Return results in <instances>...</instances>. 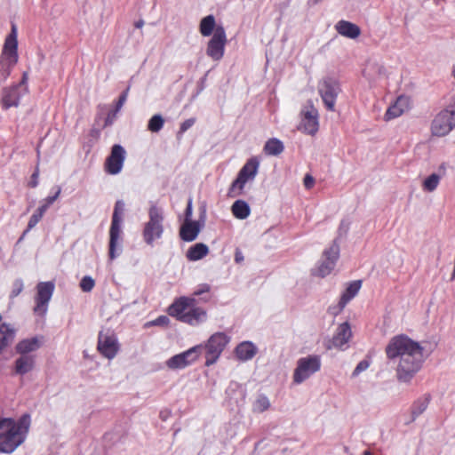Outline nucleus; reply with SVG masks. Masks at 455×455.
Segmentation results:
<instances>
[{
    "label": "nucleus",
    "mask_w": 455,
    "mask_h": 455,
    "mask_svg": "<svg viewBox=\"0 0 455 455\" xmlns=\"http://www.w3.org/2000/svg\"><path fill=\"white\" fill-rule=\"evenodd\" d=\"M424 348L406 335L393 337L386 347L389 360L399 359L396 369L397 379L408 383L421 369L424 362Z\"/></svg>",
    "instance_id": "1"
},
{
    "label": "nucleus",
    "mask_w": 455,
    "mask_h": 455,
    "mask_svg": "<svg viewBox=\"0 0 455 455\" xmlns=\"http://www.w3.org/2000/svg\"><path fill=\"white\" fill-rule=\"evenodd\" d=\"M196 299L188 297H180L173 301L168 308V314L177 320L196 326L207 320L206 311L195 306Z\"/></svg>",
    "instance_id": "2"
},
{
    "label": "nucleus",
    "mask_w": 455,
    "mask_h": 455,
    "mask_svg": "<svg viewBox=\"0 0 455 455\" xmlns=\"http://www.w3.org/2000/svg\"><path fill=\"white\" fill-rule=\"evenodd\" d=\"M30 427V416L22 415L17 421H13V427L0 440V452L12 453L26 440Z\"/></svg>",
    "instance_id": "3"
},
{
    "label": "nucleus",
    "mask_w": 455,
    "mask_h": 455,
    "mask_svg": "<svg viewBox=\"0 0 455 455\" xmlns=\"http://www.w3.org/2000/svg\"><path fill=\"white\" fill-rule=\"evenodd\" d=\"M164 220L163 210L156 205L150 206L148 220L142 230L143 240L148 245L153 246L155 241L162 238L164 232Z\"/></svg>",
    "instance_id": "4"
},
{
    "label": "nucleus",
    "mask_w": 455,
    "mask_h": 455,
    "mask_svg": "<svg viewBox=\"0 0 455 455\" xmlns=\"http://www.w3.org/2000/svg\"><path fill=\"white\" fill-rule=\"evenodd\" d=\"M259 167V160L256 156H252L246 161L240 169L237 177L233 180L228 195L230 196H237L243 194L245 184L253 181L256 178Z\"/></svg>",
    "instance_id": "5"
},
{
    "label": "nucleus",
    "mask_w": 455,
    "mask_h": 455,
    "mask_svg": "<svg viewBox=\"0 0 455 455\" xmlns=\"http://www.w3.org/2000/svg\"><path fill=\"white\" fill-rule=\"evenodd\" d=\"M321 366L322 359L319 355H309L299 358L293 371V382L297 385L303 383L319 371Z\"/></svg>",
    "instance_id": "6"
},
{
    "label": "nucleus",
    "mask_w": 455,
    "mask_h": 455,
    "mask_svg": "<svg viewBox=\"0 0 455 455\" xmlns=\"http://www.w3.org/2000/svg\"><path fill=\"white\" fill-rule=\"evenodd\" d=\"M455 127V103L440 111L431 124L432 135L443 137L449 134Z\"/></svg>",
    "instance_id": "7"
},
{
    "label": "nucleus",
    "mask_w": 455,
    "mask_h": 455,
    "mask_svg": "<svg viewBox=\"0 0 455 455\" xmlns=\"http://www.w3.org/2000/svg\"><path fill=\"white\" fill-rule=\"evenodd\" d=\"M339 253V244L337 243V239H334L332 243L323 251L322 259L316 267L313 269V275L319 277L329 275L336 266Z\"/></svg>",
    "instance_id": "8"
},
{
    "label": "nucleus",
    "mask_w": 455,
    "mask_h": 455,
    "mask_svg": "<svg viewBox=\"0 0 455 455\" xmlns=\"http://www.w3.org/2000/svg\"><path fill=\"white\" fill-rule=\"evenodd\" d=\"M230 341V337L224 332L212 334L204 347L205 350V365L214 364Z\"/></svg>",
    "instance_id": "9"
},
{
    "label": "nucleus",
    "mask_w": 455,
    "mask_h": 455,
    "mask_svg": "<svg viewBox=\"0 0 455 455\" xmlns=\"http://www.w3.org/2000/svg\"><path fill=\"white\" fill-rule=\"evenodd\" d=\"M318 92L326 108L333 111L337 97L340 92L338 80L331 76L324 77L318 84Z\"/></svg>",
    "instance_id": "10"
},
{
    "label": "nucleus",
    "mask_w": 455,
    "mask_h": 455,
    "mask_svg": "<svg viewBox=\"0 0 455 455\" xmlns=\"http://www.w3.org/2000/svg\"><path fill=\"white\" fill-rule=\"evenodd\" d=\"M97 349L106 358L113 359L119 351L118 339L116 333L110 330H102L98 336Z\"/></svg>",
    "instance_id": "11"
},
{
    "label": "nucleus",
    "mask_w": 455,
    "mask_h": 455,
    "mask_svg": "<svg viewBox=\"0 0 455 455\" xmlns=\"http://www.w3.org/2000/svg\"><path fill=\"white\" fill-rule=\"evenodd\" d=\"M227 35L222 26H217L206 47V55L214 61H220L225 53Z\"/></svg>",
    "instance_id": "12"
},
{
    "label": "nucleus",
    "mask_w": 455,
    "mask_h": 455,
    "mask_svg": "<svg viewBox=\"0 0 455 455\" xmlns=\"http://www.w3.org/2000/svg\"><path fill=\"white\" fill-rule=\"evenodd\" d=\"M27 74L24 73L20 83L3 89L2 105L4 108L8 109L12 107H17L20 104L21 96L27 92Z\"/></svg>",
    "instance_id": "13"
},
{
    "label": "nucleus",
    "mask_w": 455,
    "mask_h": 455,
    "mask_svg": "<svg viewBox=\"0 0 455 455\" xmlns=\"http://www.w3.org/2000/svg\"><path fill=\"white\" fill-rule=\"evenodd\" d=\"M54 283L52 282H40L36 285V295L35 298L36 306L35 314L44 315L48 310V304L54 291Z\"/></svg>",
    "instance_id": "14"
},
{
    "label": "nucleus",
    "mask_w": 455,
    "mask_h": 455,
    "mask_svg": "<svg viewBox=\"0 0 455 455\" xmlns=\"http://www.w3.org/2000/svg\"><path fill=\"white\" fill-rule=\"evenodd\" d=\"M125 158L126 151L124 148L120 144L113 145L105 162V172L110 175H117L124 167Z\"/></svg>",
    "instance_id": "15"
},
{
    "label": "nucleus",
    "mask_w": 455,
    "mask_h": 455,
    "mask_svg": "<svg viewBox=\"0 0 455 455\" xmlns=\"http://www.w3.org/2000/svg\"><path fill=\"white\" fill-rule=\"evenodd\" d=\"M301 115L302 119L299 130L307 134H315L319 128L317 109L310 103L303 108Z\"/></svg>",
    "instance_id": "16"
},
{
    "label": "nucleus",
    "mask_w": 455,
    "mask_h": 455,
    "mask_svg": "<svg viewBox=\"0 0 455 455\" xmlns=\"http://www.w3.org/2000/svg\"><path fill=\"white\" fill-rule=\"evenodd\" d=\"M352 337V331L350 324L347 322L340 323L333 337L325 343V347L328 350L337 348L339 350H345L347 344Z\"/></svg>",
    "instance_id": "17"
},
{
    "label": "nucleus",
    "mask_w": 455,
    "mask_h": 455,
    "mask_svg": "<svg viewBox=\"0 0 455 455\" xmlns=\"http://www.w3.org/2000/svg\"><path fill=\"white\" fill-rule=\"evenodd\" d=\"M122 228L110 226L109 228V243L108 257L110 260H114L119 257L123 251V237Z\"/></svg>",
    "instance_id": "18"
},
{
    "label": "nucleus",
    "mask_w": 455,
    "mask_h": 455,
    "mask_svg": "<svg viewBox=\"0 0 455 455\" xmlns=\"http://www.w3.org/2000/svg\"><path fill=\"white\" fill-rule=\"evenodd\" d=\"M43 336L24 339L17 343L15 350L18 355H33L32 353L37 351L43 346Z\"/></svg>",
    "instance_id": "19"
},
{
    "label": "nucleus",
    "mask_w": 455,
    "mask_h": 455,
    "mask_svg": "<svg viewBox=\"0 0 455 455\" xmlns=\"http://www.w3.org/2000/svg\"><path fill=\"white\" fill-rule=\"evenodd\" d=\"M36 365V355H22L15 359L12 366V374L24 376L32 371Z\"/></svg>",
    "instance_id": "20"
},
{
    "label": "nucleus",
    "mask_w": 455,
    "mask_h": 455,
    "mask_svg": "<svg viewBox=\"0 0 455 455\" xmlns=\"http://www.w3.org/2000/svg\"><path fill=\"white\" fill-rule=\"evenodd\" d=\"M203 226L204 223L200 224V220L183 221L180 228V239L184 242L195 241L197 238Z\"/></svg>",
    "instance_id": "21"
},
{
    "label": "nucleus",
    "mask_w": 455,
    "mask_h": 455,
    "mask_svg": "<svg viewBox=\"0 0 455 455\" xmlns=\"http://www.w3.org/2000/svg\"><path fill=\"white\" fill-rule=\"evenodd\" d=\"M17 50V28L14 24H12L11 33L6 37L4 44V53L8 56L12 65H14L18 61Z\"/></svg>",
    "instance_id": "22"
},
{
    "label": "nucleus",
    "mask_w": 455,
    "mask_h": 455,
    "mask_svg": "<svg viewBox=\"0 0 455 455\" xmlns=\"http://www.w3.org/2000/svg\"><path fill=\"white\" fill-rule=\"evenodd\" d=\"M409 106L410 99L404 95L399 96L395 102L387 108L385 118L390 120L400 116L409 109Z\"/></svg>",
    "instance_id": "23"
},
{
    "label": "nucleus",
    "mask_w": 455,
    "mask_h": 455,
    "mask_svg": "<svg viewBox=\"0 0 455 455\" xmlns=\"http://www.w3.org/2000/svg\"><path fill=\"white\" fill-rule=\"evenodd\" d=\"M225 393L227 398L236 405L242 403L246 396V391L244 387L236 381H231L228 384Z\"/></svg>",
    "instance_id": "24"
},
{
    "label": "nucleus",
    "mask_w": 455,
    "mask_h": 455,
    "mask_svg": "<svg viewBox=\"0 0 455 455\" xmlns=\"http://www.w3.org/2000/svg\"><path fill=\"white\" fill-rule=\"evenodd\" d=\"M335 28L340 36L350 39H355L361 34L359 26L344 20L338 21L335 25Z\"/></svg>",
    "instance_id": "25"
},
{
    "label": "nucleus",
    "mask_w": 455,
    "mask_h": 455,
    "mask_svg": "<svg viewBox=\"0 0 455 455\" xmlns=\"http://www.w3.org/2000/svg\"><path fill=\"white\" fill-rule=\"evenodd\" d=\"M257 351V347L251 341H243L236 346L235 354L240 361L246 362L252 359Z\"/></svg>",
    "instance_id": "26"
},
{
    "label": "nucleus",
    "mask_w": 455,
    "mask_h": 455,
    "mask_svg": "<svg viewBox=\"0 0 455 455\" xmlns=\"http://www.w3.org/2000/svg\"><path fill=\"white\" fill-rule=\"evenodd\" d=\"M16 331L12 324L4 323L0 325V355L12 343Z\"/></svg>",
    "instance_id": "27"
},
{
    "label": "nucleus",
    "mask_w": 455,
    "mask_h": 455,
    "mask_svg": "<svg viewBox=\"0 0 455 455\" xmlns=\"http://www.w3.org/2000/svg\"><path fill=\"white\" fill-rule=\"evenodd\" d=\"M430 401L431 395L429 394H425L413 402L411 408V419L410 422H413L427 409Z\"/></svg>",
    "instance_id": "28"
},
{
    "label": "nucleus",
    "mask_w": 455,
    "mask_h": 455,
    "mask_svg": "<svg viewBox=\"0 0 455 455\" xmlns=\"http://www.w3.org/2000/svg\"><path fill=\"white\" fill-rule=\"evenodd\" d=\"M362 285L360 280L353 281L342 293L339 299V310H343L347 304L358 293Z\"/></svg>",
    "instance_id": "29"
},
{
    "label": "nucleus",
    "mask_w": 455,
    "mask_h": 455,
    "mask_svg": "<svg viewBox=\"0 0 455 455\" xmlns=\"http://www.w3.org/2000/svg\"><path fill=\"white\" fill-rule=\"evenodd\" d=\"M209 253L208 246L204 243H197L187 251L186 257L189 261H197Z\"/></svg>",
    "instance_id": "30"
},
{
    "label": "nucleus",
    "mask_w": 455,
    "mask_h": 455,
    "mask_svg": "<svg viewBox=\"0 0 455 455\" xmlns=\"http://www.w3.org/2000/svg\"><path fill=\"white\" fill-rule=\"evenodd\" d=\"M284 150V145L282 140L276 138L267 140L264 145L263 151L267 156H277Z\"/></svg>",
    "instance_id": "31"
},
{
    "label": "nucleus",
    "mask_w": 455,
    "mask_h": 455,
    "mask_svg": "<svg viewBox=\"0 0 455 455\" xmlns=\"http://www.w3.org/2000/svg\"><path fill=\"white\" fill-rule=\"evenodd\" d=\"M203 350V345H196L182 353H180L179 355L181 357L182 363L186 367H188L198 359Z\"/></svg>",
    "instance_id": "32"
},
{
    "label": "nucleus",
    "mask_w": 455,
    "mask_h": 455,
    "mask_svg": "<svg viewBox=\"0 0 455 455\" xmlns=\"http://www.w3.org/2000/svg\"><path fill=\"white\" fill-rule=\"evenodd\" d=\"M233 215L238 220H245L251 213L248 203L243 200H236L231 207Z\"/></svg>",
    "instance_id": "33"
},
{
    "label": "nucleus",
    "mask_w": 455,
    "mask_h": 455,
    "mask_svg": "<svg viewBox=\"0 0 455 455\" xmlns=\"http://www.w3.org/2000/svg\"><path fill=\"white\" fill-rule=\"evenodd\" d=\"M216 28L215 17L210 14L201 20L199 31L203 36H209L213 35Z\"/></svg>",
    "instance_id": "34"
},
{
    "label": "nucleus",
    "mask_w": 455,
    "mask_h": 455,
    "mask_svg": "<svg viewBox=\"0 0 455 455\" xmlns=\"http://www.w3.org/2000/svg\"><path fill=\"white\" fill-rule=\"evenodd\" d=\"M124 210H125L124 202L123 200H117L115 204L110 226L122 228L123 215H124Z\"/></svg>",
    "instance_id": "35"
},
{
    "label": "nucleus",
    "mask_w": 455,
    "mask_h": 455,
    "mask_svg": "<svg viewBox=\"0 0 455 455\" xmlns=\"http://www.w3.org/2000/svg\"><path fill=\"white\" fill-rule=\"evenodd\" d=\"M270 407V402L267 395L259 394L253 403L252 410L255 412H263Z\"/></svg>",
    "instance_id": "36"
},
{
    "label": "nucleus",
    "mask_w": 455,
    "mask_h": 455,
    "mask_svg": "<svg viewBox=\"0 0 455 455\" xmlns=\"http://www.w3.org/2000/svg\"><path fill=\"white\" fill-rule=\"evenodd\" d=\"M164 124V119L160 114L154 115L148 123V129L152 132H158Z\"/></svg>",
    "instance_id": "37"
},
{
    "label": "nucleus",
    "mask_w": 455,
    "mask_h": 455,
    "mask_svg": "<svg viewBox=\"0 0 455 455\" xmlns=\"http://www.w3.org/2000/svg\"><path fill=\"white\" fill-rule=\"evenodd\" d=\"M441 177L437 173H432L423 181V189L427 192H433L439 185Z\"/></svg>",
    "instance_id": "38"
},
{
    "label": "nucleus",
    "mask_w": 455,
    "mask_h": 455,
    "mask_svg": "<svg viewBox=\"0 0 455 455\" xmlns=\"http://www.w3.org/2000/svg\"><path fill=\"white\" fill-rule=\"evenodd\" d=\"M61 192L60 187H57L55 192L52 195H49L43 201L37 209H42V212L45 213L47 209L58 199Z\"/></svg>",
    "instance_id": "39"
},
{
    "label": "nucleus",
    "mask_w": 455,
    "mask_h": 455,
    "mask_svg": "<svg viewBox=\"0 0 455 455\" xmlns=\"http://www.w3.org/2000/svg\"><path fill=\"white\" fill-rule=\"evenodd\" d=\"M44 212H42V209H36V211L30 216L28 227L24 231V235H27L33 228H35L37 223L41 220L44 216Z\"/></svg>",
    "instance_id": "40"
},
{
    "label": "nucleus",
    "mask_w": 455,
    "mask_h": 455,
    "mask_svg": "<svg viewBox=\"0 0 455 455\" xmlns=\"http://www.w3.org/2000/svg\"><path fill=\"white\" fill-rule=\"evenodd\" d=\"M165 364L171 370H180L186 368L179 354L170 357L166 361Z\"/></svg>",
    "instance_id": "41"
},
{
    "label": "nucleus",
    "mask_w": 455,
    "mask_h": 455,
    "mask_svg": "<svg viewBox=\"0 0 455 455\" xmlns=\"http://www.w3.org/2000/svg\"><path fill=\"white\" fill-rule=\"evenodd\" d=\"M13 421L14 419L12 418L0 419V440L7 433V431L12 430V427H13Z\"/></svg>",
    "instance_id": "42"
},
{
    "label": "nucleus",
    "mask_w": 455,
    "mask_h": 455,
    "mask_svg": "<svg viewBox=\"0 0 455 455\" xmlns=\"http://www.w3.org/2000/svg\"><path fill=\"white\" fill-rule=\"evenodd\" d=\"M349 228H350V221H348L347 220H342L340 221V224L338 228V235L335 238V239H337V243L339 244V239L345 237L347 235Z\"/></svg>",
    "instance_id": "43"
},
{
    "label": "nucleus",
    "mask_w": 455,
    "mask_h": 455,
    "mask_svg": "<svg viewBox=\"0 0 455 455\" xmlns=\"http://www.w3.org/2000/svg\"><path fill=\"white\" fill-rule=\"evenodd\" d=\"M94 285L95 282L90 275H84L80 282V288L84 292H90Z\"/></svg>",
    "instance_id": "44"
},
{
    "label": "nucleus",
    "mask_w": 455,
    "mask_h": 455,
    "mask_svg": "<svg viewBox=\"0 0 455 455\" xmlns=\"http://www.w3.org/2000/svg\"><path fill=\"white\" fill-rule=\"evenodd\" d=\"M370 364H371V361L368 359H363V360L360 361L357 363V365L355 366V368L354 369V371L352 372V377L355 378V377L359 376L360 373L366 371L370 367Z\"/></svg>",
    "instance_id": "45"
},
{
    "label": "nucleus",
    "mask_w": 455,
    "mask_h": 455,
    "mask_svg": "<svg viewBox=\"0 0 455 455\" xmlns=\"http://www.w3.org/2000/svg\"><path fill=\"white\" fill-rule=\"evenodd\" d=\"M196 123L195 117H190L186 119L184 122L180 124V130L178 132V137L181 136L184 132H186L188 129H190Z\"/></svg>",
    "instance_id": "46"
},
{
    "label": "nucleus",
    "mask_w": 455,
    "mask_h": 455,
    "mask_svg": "<svg viewBox=\"0 0 455 455\" xmlns=\"http://www.w3.org/2000/svg\"><path fill=\"white\" fill-rule=\"evenodd\" d=\"M24 287L23 281L21 279H16L12 283V289L11 291V298H15L22 291Z\"/></svg>",
    "instance_id": "47"
},
{
    "label": "nucleus",
    "mask_w": 455,
    "mask_h": 455,
    "mask_svg": "<svg viewBox=\"0 0 455 455\" xmlns=\"http://www.w3.org/2000/svg\"><path fill=\"white\" fill-rule=\"evenodd\" d=\"M129 89L130 88L128 87L125 91H124L120 94V96H119V98H118V100H117V101L116 103V107H115L116 112H119L120 109L123 108L124 104L126 102L127 97H128Z\"/></svg>",
    "instance_id": "48"
},
{
    "label": "nucleus",
    "mask_w": 455,
    "mask_h": 455,
    "mask_svg": "<svg viewBox=\"0 0 455 455\" xmlns=\"http://www.w3.org/2000/svg\"><path fill=\"white\" fill-rule=\"evenodd\" d=\"M192 214H193L192 198H188L187 207L185 210V213H184V221L192 220Z\"/></svg>",
    "instance_id": "49"
},
{
    "label": "nucleus",
    "mask_w": 455,
    "mask_h": 455,
    "mask_svg": "<svg viewBox=\"0 0 455 455\" xmlns=\"http://www.w3.org/2000/svg\"><path fill=\"white\" fill-rule=\"evenodd\" d=\"M117 113L118 112H116L115 109L108 112V114L105 119L104 127L110 126L113 124Z\"/></svg>",
    "instance_id": "50"
},
{
    "label": "nucleus",
    "mask_w": 455,
    "mask_h": 455,
    "mask_svg": "<svg viewBox=\"0 0 455 455\" xmlns=\"http://www.w3.org/2000/svg\"><path fill=\"white\" fill-rule=\"evenodd\" d=\"M169 323V318L166 315H160L151 322L152 325L161 326L166 325Z\"/></svg>",
    "instance_id": "51"
},
{
    "label": "nucleus",
    "mask_w": 455,
    "mask_h": 455,
    "mask_svg": "<svg viewBox=\"0 0 455 455\" xmlns=\"http://www.w3.org/2000/svg\"><path fill=\"white\" fill-rule=\"evenodd\" d=\"M210 285L207 283H203L198 286V288L194 291V295L200 296L203 293L210 291Z\"/></svg>",
    "instance_id": "52"
},
{
    "label": "nucleus",
    "mask_w": 455,
    "mask_h": 455,
    "mask_svg": "<svg viewBox=\"0 0 455 455\" xmlns=\"http://www.w3.org/2000/svg\"><path fill=\"white\" fill-rule=\"evenodd\" d=\"M208 73H209V71L206 72V74L202 78H200V80L198 81V84H197L198 91L194 97H196L202 91L204 90Z\"/></svg>",
    "instance_id": "53"
},
{
    "label": "nucleus",
    "mask_w": 455,
    "mask_h": 455,
    "mask_svg": "<svg viewBox=\"0 0 455 455\" xmlns=\"http://www.w3.org/2000/svg\"><path fill=\"white\" fill-rule=\"evenodd\" d=\"M11 70L9 67H5L4 64L0 65V76L4 81L10 75Z\"/></svg>",
    "instance_id": "54"
},
{
    "label": "nucleus",
    "mask_w": 455,
    "mask_h": 455,
    "mask_svg": "<svg viewBox=\"0 0 455 455\" xmlns=\"http://www.w3.org/2000/svg\"><path fill=\"white\" fill-rule=\"evenodd\" d=\"M38 176L39 172L38 170H36V172H33L30 178V181L28 183L29 187L36 188L38 185Z\"/></svg>",
    "instance_id": "55"
},
{
    "label": "nucleus",
    "mask_w": 455,
    "mask_h": 455,
    "mask_svg": "<svg viewBox=\"0 0 455 455\" xmlns=\"http://www.w3.org/2000/svg\"><path fill=\"white\" fill-rule=\"evenodd\" d=\"M304 185L307 188H310L314 185V179L309 174H307L304 178Z\"/></svg>",
    "instance_id": "56"
},
{
    "label": "nucleus",
    "mask_w": 455,
    "mask_h": 455,
    "mask_svg": "<svg viewBox=\"0 0 455 455\" xmlns=\"http://www.w3.org/2000/svg\"><path fill=\"white\" fill-rule=\"evenodd\" d=\"M244 259L243 254L241 250L236 249L235 251V261L236 263H242Z\"/></svg>",
    "instance_id": "57"
},
{
    "label": "nucleus",
    "mask_w": 455,
    "mask_h": 455,
    "mask_svg": "<svg viewBox=\"0 0 455 455\" xmlns=\"http://www.w3.org/2000/svg\"><path fill=\"white\" fill-rule=\"evenodd\" d=\"M342 310H339V302L338 303L337 306H334V307H329V312L331 314V315H337L339 313H340Z\"/></svg>",
    "instance_id": "58"
},
{
    "label": "nucleus",
    "mask_w": 455,
    "mask_h": 455,
    "mask_svg": "<svg viewBox=\"0 0 455 455\" xmlns=\"http://www.w3.org/2000/svg\"><path fill=\"white\" fill-rule=\"evenodd\" d=\"M144 25V20H139L135 22V28H141Z\"/></svg>",
    "instance_id": "59"
},
{
    "label": "nucleus",
    "mask_w": 455,
    "mask_h": 455,
    "mask_svg": "<svg viewBox=\"0 0 455 455\" xmlns=\"http://www.w3.org/2000/svg\"><path fill=\"white\" fill-rule=\"evenodd\" d=\"M320 1H321V0H309V2H308V3H309L310 4H318Z\"/></svg>",
    "instance_id": "60"
},
{
    "label": "nucleus",
    "mask_w": 455,
    "mask_h": 455,
    "mask_svg": "<svg viewBox=\"0 0 455 455\" xmlns=\"http://www.w3.org/2000/svg\"><path fill=\"white\" fill-rule=\"evenodd\" d=\"M363 455H372V453L370 451L366 450L363 451Z\"/></svg>",
    "instance_id": "61"
},
{
    "label": "nucleus",
    "mask_w": 455,
    "mask_h": 455,
    "mask_svg": "<svg viewBox=\"0 0 455 455\" xmlns=\"http://www.w3.org/2000/svg\"><path fill=\"white\" fill-rule=\"evenodd\" d=\"M25 235H24V233H23L22 235L19 238L18 242L19 243L21 242L24 239Z\"/></svg>",
    "instance_id": "62"
},
{
    "label": "nucleus",
    "mask_w": 455,
    "mask_h": 455,
    "mask_svg": "<svg viewBox=\"0 0 455 455\" xmlns=\"http://www.w3.org/2000/svg\"><path fill=\"white\" fill-rule=\"evenodd\" d=\"M200 219L203 220V222L204 221V212H203V214L201 215Z\"/></svg>",
    "instance_id": "63"
},
{
    "label": "nucleus",
    "mask_w": 455,
    "mask_h": 455,
    "mask_svg": "<svg viewBox=\"0 0 455 455\" xmlns=\"http://www.w3.org/2000/svg\"><path fill=\"white\" fill-rule=\"evenodd\" d=\"M160 415H161V418H162L164 420H165V417H164V412H163V411H162V412H160Z\"/></svg>",
    "instance_id": "64"
}]
</instances>
